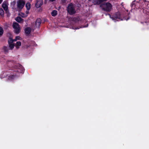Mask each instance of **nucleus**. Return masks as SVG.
Listing matches in <instances>:
<instances>
[{"mask_svg":"<svg viewBox=\"0 0 149 149\" xmlns=\"http://www.w3.org/2000/svg\"><path fill=\"white\" fill-rule=\"evenodd\" d=\"M108 15L109 16V17L113 20L119 21L123 20L124 19H125V18H122L121 17L120 13L119 12L115 13L112 15H111L109 14H108Z\"/></svg>","mask_w":149,"mask_h":149,"instance_id":"f257e3e1","label":"nucleus"},{"mask_svg":"<svg viewBox=\"0 0 149 149\" xmlns=\"http://www.w3.org/2000/svg\"><path fill=\"white\" fill-rule=\"evenodd\" d=\"M67 12L70 15H74L76 13L75 7L72 3H70L68 5L67 7Z\"/></svg>","mask_w":149,"mask_h":149,"instance_id":"f03ea898","label":"nucleus"},{"mask_svg":"<svg viewBox=\"0 0 149 149\" xmlns=\"http://www.w3.org/2000/svg\"><path fill=\"white\" fill-rule=\"evenodd\" d=\"M102 8V10L107 12H110L112 8V5L109 2L102 4L100 6Z\"/></svg>","mask_w":149,"mask_h":149,"instance_id":"7ed1b4c3","label":"nucleus"},{"mask_svg":"<svg viewBox=\"0 0 149 149\" xmlns=\"http://www.w3.org/2000/svg\"><path fill=\"white\" fill-rule=\"evenodd\" d=\"M15 72H18L19 73H23L24 69L22 65L19 63L16 64L13 67Z\"/></svg>","mask_w":149,"mask_h":149,"instance_id":"20e7f679","label":"nucleus"},{"mask_svg":"<svg viewBox=\"0 0 149 149\" xmlns=\"http://www.w3.org/2000/svg\"><path fill=\"white\" fill-rule=\"evenodd\" d=\"M13 27L14 29V32L16 34H18L20 32V29L19 25L15 22H13Z\"/></svg>","mask_w":149,"mask_h":149,"instance_id":"39448f33","label":"nucleus"},{"mask_svg":"<svg viewBox=\"0 0 149 149\" xmlns=\"http://www.w3.org/2000/svg\"><path fill=\"white\" fill-rule=\"evenodd\" d=\"M25 4V1L23 0H19L17 2V7L19 9H22Z\"/></svg>","mask_w":149,"mask_h":149,"instance_id":"423d86ee","label":"nucleus"},{"mask_svg":"<svg viewBox=\"0 0 149 149\" xmlns=\"http://www.w3.org/2000/svg\"><path fill=\"white\" fill-rule=\"evenodd\" d=\"M19 76V74H10L8 76V79L10 81H12L18 78Z\"/></svg>","mask_w":149,"mask_h":149,"instance_id":"0eeeda50","label":"nucleus"},{"mask_svg":"<svg viewBox=\"0 0 149 149\" xmlns=\"http://www.w3.org/2000/svg\"><path fill=\"white\" fill-rule=\"evenodd\" d=\"M43 4L42 0H36L35 4L36 7L37 8L40 7Z\"/></svg>","mask_w":149,"mask_h":149,"instance_id":"6e6552de","label":"nucleus"},{"mask_svg":"<svg viewBox=\"0 0 149 149\" xmlns=\"http://www.w3.org/2000/svg\"><path fill=\"white\" fill-rule=\"evenodd\" d=\"M31 28L29 27H26L25 29V33L28 35H29L31 33Z\"/></svg>","mask_w":149,"mask_h":149,"instance_id":"1a4fd4ad","label":"nucleus"},{"mask_svg":"<svg viewBox=\"0 0 149 149\" xmlns=\"http://www.w3.org/2000/svg\"><path fill=\"white\" fill-rule=\"evenodd\" d=\"M41 23V19L38 18L37 19L35 23V25L36 26H39Z\"/></svg>","mask_w":149,"mask_h":149,"instance_id":"9d476101","label":"nucleus"},{"mask_svg":"<svg viewBox=\"0 0 149 149\" xmlns=\"http://www.w3.org/2000/svg\"><path fill=\"white\" fill-rule=\"evenodd\" d=\"M2 7L4 10L7 11L8 10V6L6 2H4L2 4Z\"/></svg>","mask_w":149,"mask_h":149,"instance_id":"9b49d317","label":"nucleus"},{"mask_svg":"<svg viewBox=\"0 0 149 149\" xmlns=\"http://www.w3.org/2000/svg\"><path fill=\"white\" fill-rule=\"evenodd\" d=\"M15 20L17 22L19 23H21L22 21H23L24 20L20 17H18L16 18Z\"/></svg>","mask_w":149,"mask_h":149,"instance_id":"f8f14e48","label":"nucleus"},{"mask_svg":"<svg viewBox=\"0 0 149 149\" xmlns=\"http://www.w3.org/2000/svg\"><path fill=\"white\" fill-rule=\"evenodd\" d=\"M51 14L52 16L55 17L57 15V11L56 10H54L52 11Z\"/></svg>","mask_w":149,"mask_h":149,"instance_id":"ddd939ff","label":"nucleus"},{"mask_svg":"<svg viewBox=\"0 0 149 149\" xmlns=\"http://www.w3.org/2000/svg\"><path fill=\"white\" fill-rule=\"evenodd\" d=\"M21 45V42L20 41H17L15 47L17 49L19 48V47Z\"/></svg>","mask_w":149,"mask_h":149,"instance_id":"4468645a","label":"nucleus"},{"mask_svg":"<svg viewBox=\"0 0 149 149\" xmlns=\"http://www.w3.org/2000/svg\"><path fill=\"white\" fill-rule=\"evenodd\" d=\"M26 7L28 10H29L31 8V4L30 3L27 2L26 4Z\"/></svg>","mask_w":149,"mask_h":149,"instance_id":"2eb2a0df","label":"nucleus"},{"mask_svg":"<svg viewBox=\"0 0 149 149\" xmlns=\"http://www.w3.org/2000/svg\"><path fill=\"white\" fill-rule=\"evenodd\" d=\"M3 50L5 53H7L8 52L9 49L7 47L4 46L3 47Z\"/></svg>","mask_w":149,"mask_h":149,"instance_id":"dca6fc26","label":"nucleus"},{"mask_svg":"<svg viewBox=\"0 0 149 149\" xmlns=\"http://www.w3.org/2000/svg\"><path fill=\"white\" fill-rule=\"evenodd\" d=\"M4 12L3 10L1 8H0V15L3 17L4 16Z\"/></svg>","mask_w":149,"mask_h":149,"instance_id":"f3484780","label":"nucleus"},{"mask_svg":"<svg viewBox=\"0 0 149 149\" xmlns=\"http://www.w3.org/2000/svg\"><path fill=\"white\" fill-rule=\"evenodd\" d=\"M9 47L10 48V49L11 50H12L14 47V45L13 43H11V44H8Z\"/></svg>","mask_w":149,"mask_h":149,"instance_id":"a211bd4d","label":"nucleus"},{"mask_svg":"<svg viewBox=\"0 0 149 149\" xmlns=\"http://www.w3.org/2000/svg\"><path fill=\"white\" fill-rule=\"evenodd\" d=\"M3 28L0 26V37H1L3 34Z\"/></svg>","mask_w":149,"mask_h":149,"instance_id":"6ab92c4d","label":"nucleus"},{"mask_svg":"<svg viewBox=\"0 0 149 149\" xmlns=\"http://www.w3.org/2000/svg\"><path fill=\"white\" fill-rule=\"evenodd\" d=\"M8 44L13 43V40L12 38H10L8 41Z\"/></svg>","mask_w":149,"mask_h":149,"instance_id":"aec40b11","label":"nucleus"},{"mask_svg":"<svg viewBox=\"0 0 149 149\" xmlns=\"http://www.w3.org/2000/svg\"><path fill=\"white\" fill-rule=\"evenodd\" d=\"M17 38H20V37L19 36H17L15 38V39H13V42H14L16 41L17 40Z\"/></svg>","mask_w":149,"mask_h":149,"instance_id":"412c9836","label":"nucleus"},{"mask_svg":"<svg viewBox=\"0 0 149 149\" xmlns=\"http://www.w3.org/2000/svg\"><path fill=\"white\" fill-rule=\"evenodd\" d=\"M62 3L64 4L66 3L67 0H61Z\"/></svg>","mask_w":149,"mask_h":149,"instance_id":"4be33fe9","label":"nucleus"},{"mask_svg":"<svg viewBox=\"0 0 149 149\" xmlns=\"http://www.w3.org/2000/svg\"><path fill=\"white\" fill-rule=\"evenodd\" d=\"M135 1H133L132 3L131 4V6L132 7V6H133L135 4Z\"/></svg>","mask_w":149,"mask_h":149,"instance_id":"5701e85b","label":"nucleus"},{"mask_svg":"<svg viewBox=\"0 0 149 149\" xmlns=\"http://www.w3.org/2000/svg\"><path fill=\"white\" fill-rule=\"evenodd\" d=\"M3 0H0V4H1Z\"/></svg>","mask_w":149,"mask_h":149,"instance_id":"b1692460","label":"nucleus"},{"mask_svg":"<svg viewBox=\"0 0 149 149\" xmlns=\"http://www.w3.org/2000/svg\"><path fill=\"white\" fill-rule=\"evenodd\" d=\"M50 1H51L52 2H53L54 1H55V0H49Z\"/></svg>","mask_w":149,"mask_h":149,"instance_id":"393cba45","label":"nucleus"},{"mask_svg":"<svg viewBox=\"0 0 149 149\" xmlns=\"http://www.w3.org/2000/svg\"><path fill=\"white\" fill-rule=\"evenodd\" d=\"M26 14H28L29 13V12L28 11H26Z\"/></svg>","mask_w":149,"mask_h":149,"instance_id":"a878e982","label":"nucleus"},{"mask_svg":"<svg viewBox=\"0 0 149 149\" xmlns=\"http://www.w3.org/2000/svg\"><path fill=\"white\" fill-rule=\"evenodd\" d=\"M20 38H17V40H20Z\"/></svg>","mask_w":149,"mask_h":149,"instance_id":"bb28decb","label":"nucleus"},{"mask_svg":"<svg viewBox=\"0 0 149 149\" xmlns=\"http://www.w3.org/2000/svg\"><path fill=\"white\" fill-rule=\"evenodd\" d=\"M143 0L144 2H145L146 1V0Z\"/></svg>","mask_w":149,"mask_h":149,"instance_id":"cd10ccee","label":"nucleus"},{"mask_svg":"<svg viewBox=\"0 0 149 149\" xmlns=\"http://www.w3.org/2000/svg\"><path fill=\"white\" fill-rule=\"evenodd\" d=\"M129 18H128L127 19H126V20H127L128 19H129Z\"/></svg>","mask_w":149,"mask_h":149,"instance_id":"c85d7f7f","label":"nucleus"}]
</instances>
